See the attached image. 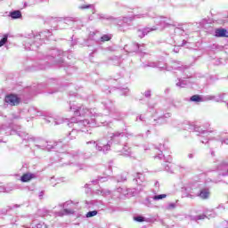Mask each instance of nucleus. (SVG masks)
<instances>
[{
    "label": "nucleus",
    "mask_w": 228,
    "mask_h": 228,
    "mask_svg": "<svg viewBox=\"0 0 228 228\" xmlns=\"http://www.w3.org/2000/svg\"><path fill=\"white\" fill-rule=\"evenodd\" d=\"M89 38L99 44V42H110V39L111 38V35L105 34L101 37V34L99 33V31H93V32H90Z\"/></svg>",
    "instance_id": "0eeeda50"
},
{
    "label": "nucleus",
    "mask_w": 228,
    "mask_h": 228,
    "mask_svg": "<svg viewBox=\"0 0 228 228\" xmlns=\"http://www.w3.org/2000/svg\"><path fill=\"white\" fill-rule=\"evenodd\" d=\"M124 138H126V134L124 132H114L112 133L109 142H110V145H118L122 143V140H124Z\"/></svg>",
    "instance_id": "6e6552de"
},
{
    "label": "nucleus",
    "mask_w": 228,
    "mask_h": 228,
    "mask_svg": "<svg viewBox=\"0 0 228 228\" xmlns=\"http://www.w3.org/2000/svg\"><path fill=\"white\" fill-rule=\"evenodd\" d=\"M127 195H129V191L127 190V188H123V192L121 194V199H124V197H127Z\"/></svg>",
    "instance_id": "de8ad7c7"
},
{
    "label": "nucleus",
    "mask_w": 228,
    "mask_h": 228,
    "mask_svg": "<svg viewBox=\"0 0 228 228\" xmlns=\"http://www.w3.org/2000/svg\"><path fill=\"white\" fill-rule=\"evenodd\" d=\"M154 159H164L166 161V163H172V157L171 156L165 157V155H163L162 151H160V153L156 155L154 157Z\"/></svg>",
    "instance_id": "a878e982"
},
{
    "label": "nucleus",
    "mask_w": 228,
    "mask_h": 228,
    "mask_svg": "<svg viewBox=\"0 0 228 228\" xmlns=\"http://www.w3.org/2000/svg\"><path fill=\"white\" fill-rule=\"evenodd\" d=\"M98 213L99 212L97 210L89 211L86 213V218H92L93 216H96Z\"/></svg>",
    "instance_id": "a19ab883"
},
{
    "label": "nucleus",
    "mask_w": 228,
    "mask_h": 228,
    "mask_svg": "<svg viewBox=\"0 0 228 228\" xmlns=\"http://www.w3.org/2000/svg\"><path fill=\"white\" fill-rule=\"evenodd\" d=\"M90 143H94L95 145V149L98 152H103V154H106L111 151V142L107 141L106 138L86 142L87 145Z\"/></svg>",
    "instance_id": "20e7f679"
},
{
    "label": "nucleus",
    "mask_w": 228,
    "mask_h": 228,
    "mask_svg": "<svg viewBox=\"0 0 228 228\" xmlns=\"http://www.w3.org/2000/svg\"><path fill=\"white\" fill-rule=\"evenodd\" d=\"M134 220L135 222H145V217H143L142 216H134Z\"/></svg>",
    "instance_id": "a18cd8bd"
},
{
    "label": "nucleus",
    "mask_w": 228,
    "mask_h": 228,
    "mask_svg": "<svg viewBox=\"0 0 228 228\" xmlns=\"http://www.w3.org/2000/svg\"><path fill=\"white\" fill-rule=\"evenodd\" d=\"M143 47L142 45H140V44L137 43H131L129 45H126L124 46V49L126 53H128V54H131L133 53H143V50L142 49Z\"/></svg>",
    "instance_id": "1a4fd4ad"
},
{
    "label": "nucleus",
    "mask_w": 228,
    "mask_h": 228,
    "mask_svg": "<svg viewBox=\"0 0 228 228\" xmlns=\"http://www.w3.org/2000/svg\"><path fill=\"white\" fill-rule=\"evenodd\" d=\"M190 101L191 102H204V101H209V100H206V97L202 98L200 97V95L199 94H194L190 98Z\"/></svg>",
    "instance_id": "cd10ccee"
},
{
    "label": "nucleus",
    "mask_w": 228,
    "mask_h": 228,
    "mask_svg": "<svg viewBox=\"0 0 228 228\" xmlns=\"http://www.w3.org/2000/svg\"><path fill=\"white\" fill-rule=\"evenodd\" d=\"M98 195H102V197H108V195H111V191L104 189H100L96 191Z\"/></svg>",
    "instance_id": "f704fd0d"
},
{
    "label": "nucleus",
    "mask_w": 228,
    "mask_h": 228,
    "mask_svg": "<svg viewBox=\"0 0 228 228\" xmlns=\"http://www.w3.org/2000/svg\"><path fill=\"white\" fill-rule=\"evenodd\" d=\"M165 170L167 172H171V173L173 172L172 169H170V166H168V165L165 166Z\"/></svg>",
    "instance_id": "052dcab7"
},
{
    "label": "nucleus",
    "mask_w": 228,
    "mask_h": 228,
    "mask_svg": "<svg viewBox=\"0 0 228 228\" xmlns=\"http://www.w3.org/2000/svg\"><path fill=\"white\" fill-rule=\"evenodd\" d=\"M215 36L218 38H228V31L225 28H216Z\"/></svg>",
    "instance_id": "6ab92c4d"
},
{
    "label": "nucleus",
    "mask_w": 228,
    "mask_h": 228,
    "mask_svg": "<svg viewBox=\"0 0 228 228\" xmlns=\"http://www.w3.org/2000/svg\"><path fill=\"white\" fill-rule=\"evenodd\" d=\"M144 67H151V69H159V70H171V68H168L167 63L163 61H151L148 62V64H146Z\"/></svg>",
    "instance_id": "9b49d317"
},
{
    "label": "nucleus",
    "mask_w": 228,
    "mask_h": 228,
    "mask_svg": "<svg viewBox=\"0 0 228 228\" xmlns=\"http://www.w3.org/2000/svg\"><path fill=\"white\" fill-rule=\"evenodd\" d=\"M120 152L121 156H131V151H129V148L127 145H125L121 151H118Z\"/></svg>",
    "instance_id": "72a5a7b5"
},
{
    "label": "nucleus",
    "mask_w": 228,
    "mask_h": 228,
    "mask_svg": "<svg viewBox=\"0 0 228 228\" xmlns=\"http://www.w3.org/2000/svg\"><path fill=\"white\" fill-rule=\"evenodd\" d=\"M97 122H99L98 117L91 118V121L90 119L77 120V118H72L68 126L74 127V129H77L78 132L81 131V133H86L85 127H95V126H97Z\"/></svg>",
    "instance_id": "7ed1b4c3"
},
{
    "label": "nucleus",
    "mask_w": 228,
    "mask_h": 228,
    "mask_svg": "<svg viewBox=\"0 0 228 228\" xmlns=\"http://www.w3.org/2000/svg\"><path fill=\"white\" fill-rule=\"evenodd\" d=\"M224 167H228L227 161H224L220 166H218V170H224Z\"/></svg>",
    "instance_id": "09e8293b"
},
{
    "label": "nucleus",
    "mask_w": 228,
    "mask_h": 228,
    "mask_svg": "<svg viewBox=\"0 0 228 228\" xmlns=\"http://www.w3.org/2000/svg\"><path fill=\"white\" fill-rule=\"evenodd\" d=\"M73 158L75 159H90L92 158V153L91 152H75L73 155Z\"/></svg>",
    "instance_id": "f3484780"
},
{
    "label": "nucleus",
    "mask_w": 228,
    "mask_h": 228,
    "mask_svg": "<svg viewBox=\"0 0 228 228\" xmlns=\"http://www.w3.org/2000/svg\"><path fill=\"white\" fill-rule=\"evenodd\" d=\"M106 181H108V177L102 176V177H98L97 180H94L92 183L94 184H97V183H106Z\"/></svg>",
    "instance_id": "58836bf2"
},
{
    "label": "nucleus",
    "mask_w": 228,
    "mask_h": 228,
    "mask_svg": "<svg viewBox=\"0 0 228 228\" xmlns=\"http://www.w3.org/2000/svg\"><path fill=\"white\" fill-rule=\"evenodd\" d=\"M64 20V22H66V25L68 26H74V24H76V22H77L79 20V19L77 18H74V17H66V18H62Z\"/></svg>",
    "instance_id": "5701e85b"
},
{
    "label": "nucleus",
    "mask_w": 228,
    "mask_h": 228,
    "mask_svg": "<svg viewBox=\"0 0 228 228\" xmlns=\"http://www.w3.org/2000/svg\"><path fill=\"white\" fill-rule=\"evenodd\" d=\"M36 147H37V149H42L43 151H51V149L58 147V142L52 144L51 142L43 140L40 141L38 144H36Z\"/></svg>",
    "instance_id": "f8f14e48"
},
{
    "label": "nucleus",
    "mask_w": 228,
    "mask_h": 228,
    "mask_svg": "<svg viewBox=\"0 0 228 228\" xmlns=\"http://www.w3.org/2000/svg\"><path fill=\"white\" fill-rule=\"evenodd\" d=\"M103 92H105V94H111V91L109 90L108 86H105V88H103Z\"/></svg>",
    "instance_id": "bf43d9fd"
},
{
    "label": "nucleus",
    "mask_w": 228,
    "mask_h": 228,
    "mask_svg": "<svg viewBox=\"0 0 228 228\" xmlns=\"http://www.w3.org/2000/svg\"><path fill=\"white\" fill-rule=\"evenodd\" d=\"M77 132H78L77 129L73 127L72 131L69 132L66 137L61 139L59 141V142L60 143H69V142H70V140H76V137L77 136Z\"/></svg>",
    "instance_id": "ddd939ff"
},
{
    "label": "nucleus",
    "mask_w": 228,
    "mask_h": 228,
    "mask_svg": "<svg viewBox=\"0 0 228 228\" xmlns=\"http://www.w3.org/2000/svg\"><path fill=\"white\" fill-rule=\"evenodd\" d=\"M126 181H127V176L126 175H120L118 177V183H124Z\"/></svg>",
    "instance_id": "37998d69"
},
{
    "label": "nucleus",
    "mask_w": 228,
    "mask_h": 228,
    "mask_svg": "<svg viewBox=\"0 0 228 228\" xmlns=\"http://www.w3.org/2000/svg\"><path fill=\"white\" fill-rule=\"evenodd\" d=\"M216 209H219V211L223 213V211H225V206L224 204H221L216 208Z\"/></svg>",
    "instance_id": "864d4df0"
},
{
    "label": "nucleus",
    "mask_w": 228,
    "mask_h": 228,
    "mask_svg": "<svg viewBox=\"0 0 228 228\" xmlns=\"http://www.w3.org/2000/svg\"><path fill=\"white\" fill-rule=\"evenodd\" d=\"M197 197L203 199V200H206V199H209V189H201L200 192L197 194Z\"/></svg>",
    "instance_id": "412c9836"
},
{
    "label": "nucleus",
    "mask_w": 228,
    "mask_h": 228,
    "mask_svg": "<svg viewBox=\"0 0 228 228\" xmlns=\"http://www.w3.org/2000/svg\"><path fill=\"white\" fill-rule=\"evenodd\" d=\"M144 204L147 206V208H152V202L151 200V198H146Z\"/></svg>",
    "instance_id": "49530a36"
},
{
    "label": "nucleus",
    "mask_w": 228,
    "mask_h": 228,
    "mask_svg": "<svg viewBox=\"0 0 228 228\" xmlns=\"http://www.w3.org/2000/svg\"><path fill=\"white\" fill-rule=\"evenodd\" d=\"M6 42H8V35H4L3 38L0 40V47H3V45H4Z\"/></svg>",
    "instance_id": "79ce46f5"
},
{
    "label": "nucleus",
    "mask_w": 228,
    "mask_h": 228,
    "mask_svg": "<svg viewBox=\"0 0 228 228\" xmlns=\"http://www.w3.org/2000/svg\"><path fill=\"white\" fill-rule=\"evenodd\" d=\"M143 95L147 98V99H151V90H147L144 92Z\"/></svg>",
    "instance_id": "5fc2aeb1"
},
{
    "label": "nucleus",
    "mask_w": 228,
    "mask_h": 228,
    "mask_svg": "<svg viewBox=\"0 0 228 228\" xmlns=\"http://www.w3.org/2000/svg\"><path fill=\"white\" fill-rule=\"evenodd\" d=\"M64 213L65 215H73L74 210L73 209H69V208H64Z\"/></svg>",
    "instance_id": "603ef678"
},
{
    "label": "nucleus",
    "mask_w": 228,
    "mask_h": 228,
    "mask_svg": "<svg viewBox=\"0 0 228 228\" xmlns=\"http://www.w3.org/2000/svg\"><path fill=\"white\" fill-rule=\"evenodd\" d=\"M8 191H10L8 188L4 187V185H0V193L1 192L8 193Z\"/></svg>",
    "instance_id": "8fccbe9b"
},
{
    "label": "nucleus",
    "mask_w": 228,
    "mask_h": 228,
    "mask_svg": "<svg viewBox=\"0 0 228 228\" xmlns=\"http://www.w3.org/2000/svg\"><path fill=\"white\" fill-rule=\"evenodd\" d=\"M7 211L4 209L0 210L1 215H6Z\"/></svg>",
    "instance_id": "338daca9"
},
{
    "label": "nucleus",
    "mask_w": 228,
    "mask_h": 228,
    "mask_svg": "<svg viewBox=\"0 0 228 228\" xmlns=\"http://www.w3.org/2000/svg\"><path fill=\"white\" fill-rule=\"evenodd\" d=\"M151 17L154 20V22L157 26H160V29L170 26V22H168V19L163 16L156 17L154 12H149L147 14H136L133 17H118V18H110L112 24L117 26L118 31H127L129 26H131V22L134 20V19H142L143 17Z\"/></svg>",
    "instance_id": "f257e3e1"
},
{
    "label": "nucleus",
    "mask_w": 228,
    "mask_h": 228,
    "mask_svg": "<svg viewBox=\"0 0 228 228\" xmlns=\"http://www.w3.org/2000/svg\"><path fill=\"white\" fill-rule=\"evenodd\" d=\"M175 33H184V29H183L182 28H175Z\"/></svg>",
    "instance_id": "6e6d98bb"
},
{
    "label": "nucleus",
    "mask_w": 228,
    "mask_h": 228,
    "mask_svg": "<svg viewBox=\"0 0 228 228\" xmlns=\"http://www.w3.org/2000/svg\"><path fill=\"white\" fill-rule=\"evenodd\" d=\"M175 203H170L168 206H167V209H175Z\"/></svg>",
    "instance_id": "4d7b16f0"
},
{
    "label": "nucleus",
    "mask_w": 228,
    "mask_h": 228,
    "mask_svg": "<svg viewBox=\"0 0 228 228\" xmlns=\"http://www.w3.org/2000/svg\"><path fill=\"white\" fill-rule=\"evenodd\" d=\"M224 98H225V94H220L217 96L207 95L205 96V101H216V102H224Z\"/></svg>",
    "instance_id": "dca6fc26"
},
{
    "label": "nucleus",
    "mask_w": 228,
    "mask_h": 228,
    "mask_svg": "<svg viewBox=\"0 0 228 228\" xmlns=\"http://www.w3.org/2000/svg\"><path fill=\"white\" fill-rule=\"evenodd\" d=\"M51 35V30H45L33 37V43H31V39H27L25 41V49L27 51H37L44 44V38H49Z\"/></svg>",
    "instance_id": "f03ea898"
},
{
    "label": "nucleus",
    "mask_w": 228,
    "mask_h": 228,
    "mask_svg": "<svg viewBox=\"0 0 228 228\" xmlns=\"http://www.w3.org/2000/svg\"><path fill=\"white\" fill-rule=\"evenodd\" d=\"M181 62L177 61H173L171 62V69L170 70H177V69H179V70H183V67H181Z\"/></svg>",
    "instance_id": "c756f323"
},
{
    "label": "nucleus",
    "mask_w": 228,
    "mask_h": 228,
    "mask_svg": "<svg viewBox=\"0 0 228 228\" xmlns=\"http://www.w3.org/2000/svg\"><path fill=\"white\" fill-rule=\"evenodd\" d=\"M69 110L74 112L75 117H89L92 113L86 106L76 105L72 102H69Z\"/></svg>",
    "instance_id": "423d86ee"
},
{
    "label": "nucleus",
    "mask_w": 228,
    "mask_h": 228,
    "mask_svg": "<svg viewBox=\"0 0 228 228\" xmlns=\"http://www.w3.org/2000/svg\"><path fill=\"white\" fill-rule=\"evenodd\" d=\"M217 140L221 142L222 145H224V143L228 145V134L225 132H221L217 137Z\"/></svg>",
    "instance_id": "4be33fe9"
},
{
    "label": "nucleus",
    "mask_w": 228,
    "mask_h": 228,
    "mask_svg": "<svg viewBox=\"0 0 228 228\" xmlns=\"http://www.w3.org/2000/svg\"><path fill=\"white\" fill-rule=\"evenodd\" d=\"M28 113H30V115H32V117H40V115H42V112L38 111L35 108H30L28 110Z\"/></svg>",
    "instance_id": "c9c22d12"
},
{
    "label": "nucleus",
    "mask_w": 228,
    "mask_h": 228,
    "mask_svg": "<svg viewBox=\"0 0 228 228\" xmlns=\"http://www.w3.org/2000/svg\"><path fill=\"white\" fill-rule=\"evenodd\" d=\"M37 177V175L33 173H26L20 177L21 183H29L31 179H35Z\"/></svg>",
    "instance_id": "aec40b11"
},
{
    "label": "nucleus",
    "mask_w": 228,
    "mask_h": 228,
    "mask_svg": "<svg viewBox=\"0 0 228 228\" xmlns=\"http://www.w3.org/2000/svg\"><path fill=\"white\" fill-rule=\"evenodd\" d=\"M175 45H176L177 47H183V46L186 45V40L182 39L181 36H175Z\"/></svg>",
    "instance_id": "b1692460"
},
{
    "label": "nucleus",
    "mask_w": 228,
    "mask_h": 228,
    "mask_svg": "<svg viewBox=\"0 0 228 228\" xmlns=\"http://www.w3.org/2000/svg\"><path fill=\"white\" fill-rule=\"evenodd\" d=\"M206 216H211V218H215V216H216V215L215 214V212H213V210H208L206 212V215L197 216L195 218H196V220H204V218Z\"/></svg>",
    "instance_id": "393cba45"
},
{
    "label": "nucleus",
    "mask_w": 228,
    "mask_h": 228,
    "mask_svg": "<svg viewBox=\"0 0 228 228\" xmlns=\"http://www.w3.org/2000/svg\"><path fill=\"white\" fill-rule=\"evenodd\" d=\"M79 10H92L93 13L94 11L95 10V5L94 4H83L78 6Z\"/></svg>",
    "instance_id": "473e14b6"
},
{
    "label": "nucleus",
    "mask_w": 228,
    "mask_h": 228,
    "mask_svg": "<svg viewBox=\"0 0 228 228\" xmlns=\"http://www.w3.org/2000/svg\"><path fill=\"white\" fill-rule=\"evenodd\" d=\"M46 122H54V126H60V124H63L65 120L63 119H53V118H50V119H46Z\"/></svg>",
    "instance_id": "e433bc0d"
},
{
    "label": "nucleus",
    "mask_w": 228,
    "mask_h": 228,
    "mask_svg": "<svg viewBox=\"0 0 228 228\" xmlns=\"http://www.w3.org/2000/svg\"><path fill=\"white\" fill-rule=\"evenodd\" d=\"M200 134H205L206 136H208V134H209V132L206 131V130H203L201 132H200Z\"/></svg>",
    "instance_id": "e2e57ef3"
},
{
    "label": "nucleus",
    "mask_w": 228,
    "mask_h": 228,
    "mask_svg": "<svg viewBox=\"0 0 228 228\" xmlns=\"http://www.w3.org/2000/svg\"><path fill=\"white\" fill-rule=\"evenodd\" d=\"M10 131L11 132H6V134H13V133H16L18 134V136H20V138H23V140H33V138H29L28 134H26V132L16 131L13 128Z\"/></svg>",
    "instance_id": "a211bd4d"
},
{
    "label": "nucleus",
    "mask_w": 228,
    "mask_h": 228,
    "mask_svg": "<svg viewBox=\"0 0 228 228\" xmlns=\"http://www.w3.org/2000/svg\"><path fill=\"white\" fill-rule=\"evenodd\" d=\"M4 102L9 106H19L20 104V98L17 94H11L5 96Z\"/></svg>",
    "instance_id": "9d476101"
},
{
    "label": "nucleus",
    "mask_w": 228,
    "mask_h": 228,
    "mask_svg": "<svg viewBox=\"0 0 228 228\" xmlns=\"http://www.w3.org/2000/svg\"><path fill=\"white\" fill-rule=\"evenodd\" d=\"M61 56H63V51L54 48L49 50L46 55V60L51 61L53 65H56L58 63H63V59H61Z\"/></svg>",
    "instance_id": "39448f33"
},
{
    "label": "nucleus",
    "mask_w": 228,
    "mask_h": 228,
    "mask_svg": "<svg viewBox=\"0 0 228 228\" xmlns=\"http://www.w3.org/2000/svg\"><path fill=\"white\" fill-rule=\"evenodd\" d=\"M124 95H127V93L129 92V89L128 88H124Z\"/></svg>",
    "instance_id": "0e129e2a"
},
{
    "label": "nucleus",
    "mask_w": 228,
    "mask_h": 228,
    "mask_svg": "<svg viewBox=\"0 0 228 228\" xmlns=\"http://www.w3.org/2000/svg\"><path fill=\"white\" fill-rule=\"evenodd\" d=\"M153 200H163V199H167V194H159L155 195L151 198Z\"/></svg>",
    "instance_id": "ea45409f"
},
{
    "label": "nucleus",
    "mask_w": 228,
    "mask_h": 228,
    "mask_svg": "<svg viewBox=\"0 0 228 228\" xmlns=\"http://www.w3.org/2000/svg\"><path fill=\"white\" fill-rule=\"evenodd\" d=\"M188 159H193V153H189L188 154Z\"/></svg>",
    "instance_id": "69168bd1"
},
{
    "label": "nucleus",
    "mask_w": 228,
    "mask_h": 228,
    "mask_svg": "<svg viewBox=\"0 0 228 228\" xmlns=\"http://www.w3.org/2000/svg\"><path fill=\"white\" fill-rule=\"evenodd\" d=\"M124 188L122 187H119L116 190L115 193H118L117 196L118 197V199H122V193H123V191Z\"/></svg>",
    "instance_id": "c03bdc74"
},
{
    "label": "nucleus",
    "mask_w": 228,
    "mask_h": 228,
    "mask_svg": "<svg viewBox=\"0 0 228 228\" xmlns=\"http://www.w3.org/2000/svg\"><path fill=\"white\" fill-rule=\"evenodd\" d=\"M223 175H228V168L225 173H223Z\"/></svg>",
    "instance_id": "774afa93"
},
{
    "label": "nucleus",
    "mask_w": 228,
    "mask_h": 228,
    "mask_svg": "<svg viewBox=\"0 0 228 228\" xmlns=\"http://www.w3.org/2000/svg\"><path fill=\"white\" fill-rule=\"evenodd\" d=\"M9 17L13 20L22 19V12H20L19 10H15L9 13Z\"/></svg>",
    "instance_id": "bb28decb"
},
{
    "label": "nucleus",
    "mask_w": 228,
    "mask_h": 228,
    "mask_svg": "<svg viewBox=\"0 0 228 228\" xmlns=\"http://www.w3.org/2000/svg\"><path fill=\"white\" fill-rule=\"evenodd\" d=\"M157 29H159V28L153 26L152 28H139L137 30V35L140 38H143V37H145V35H149V33H151V31H157Z\"/></svg>",
    "instance_id": "2eb2a0df"
},
{
    "label": "nucleus",
    "mask_w": 228,
    "mask_h": 228,
    "mask_svg": "<svg viewBox=\"0 0 228 228\" xmlns=\"http://www.w3.org/2000/svg\"><path fill=\"white\" fill-rule=\"evenodd\" d=\"M134 181L136 183V184L142 185V183L145 181V176H143V174L142 173H137Z\"/></svg>",
    "instance_id": "c85d7f7f"
},
{
    "label": "nucleus",
    "mask_w": 228,
    "mask_h": 228,
    "mask_svg": "<svg viewBox=\"0 0 228 228\" xmlns=\"http://www.w3.org/2000/svg\"><path fill=\"white\" fill-rule=\"evenodd\" d=\"M172 117V114L170 112L166 113L163 115V117H160V120H163L165 118H170Z\"/></svg>",
    "instance_id": "3c124183"
},
{
    "label": "nucleus",
    "mask_w": 228,
    "mask_h": 228,
    "mask_svg": "<svg viewBox=\"0 0 228 228\" xmlns=\"http://www.w3.org/2000/svg\"><path fill=\"white\" fill-rule=\"evenodd\" d=\"M6 219L9 220L11 225H17V223L19 222V216H7Z\"/></svg>",
    "instance_id": "7c9ffc66"
},
{
    "label": "nucleus",
    "mask_w": 228,
    "mask_h": 228,
    "mask_svg": "<svg viewBox=\"0 0 228 228\" xmlns=\"http://www.w3.org/2000/svg\"><path fill=\"white\" fill-rule=\"evenodd\" d=\"M70 204H74V202L72 200L67 201L66 203H64V208H69V206H70Z\"/></svg>",
    "instance_id": "13d9d810"
},
{
    "label": "nucleus",
    "mask_w": 228,
    "mask_h": 228,
    "mask_svg": "<svg viewBox=\"0 0 228 228\" xmlns=\"http://www.w3.org/2000/svg\"><path fill=\"white\" fill-rule=\"evenodd\" d=\"M54 22L56 24L57 29H67V28H69L63 18H55L52 20V24H54Z\"/></svg>",
    "instance_id": "4468645a"
},
{
    "label": "nucleus",
    "mask_w": 228,
    "mask_h": 228,
    "mask_svg": "<svg viewBox=\"0 0 228 228\" xmlns=\"http://www.w3.org/2000/svg\"><path fill=\"white\" fill-rule=\"evenodd\" d=\"M175 86L178 88H184L186 86V82H184V80L178 78V82L175 84Z\"/></svg>",
    "instance_id": "4c0bfd02"
},
{
    "label": "nucleus",
    "mask_w": 228,
    "mask_h": 228,
    "mask_svg": "<svg viewBox=\"0 0 228 228\" xmlns=\"http://www.w3.org/2000/svg\"><path fill=\"white\" fill-rule=\"evenodd\" d=\"M12 118H13L14 120H17V119L20 118V115H17V114H12Z\"/></svg>",
    "instance_id": "680f3d73"
},
{
    "label": "nucleus",
    "mask_w": 228,
    "mask_h": 228,
    "mask_svg": "<svg viewBox=\"0 0 228 228\" xmlns=\"http://www.w3.org/2000/svg\"><path fill=\"white\" fill-rule=\"evenodd\" d=\"M102 104L104 106V108H106V110L111 111L113 110V102H111L110 100H106L104 102H102Z\"/></svg>",
    "instance_id": "2f4dec72"
}]
</instances>
